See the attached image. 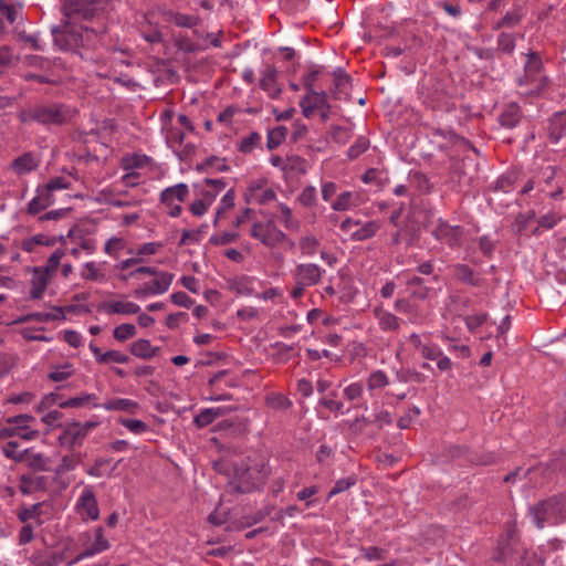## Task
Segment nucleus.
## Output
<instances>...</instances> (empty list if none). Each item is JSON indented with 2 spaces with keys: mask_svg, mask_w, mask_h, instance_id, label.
<instances>
[{
  "mask_svg": "<svg viewBox=\"0 0 566 566\" xmlns=\"http://www.w3.org/2000/svg\"><path fill=\"white\" fill-rule=\"evenodd\" d=\"M279 72L273 65H268L262 72L259 80V85L268 96L272 99H277L282 94V88L277 84Z\"/></svg>",
  "mask_w": 566,
  "mask_h": 566,
  "instance_id": "22",
  "label": "nucleus"
},
{
  "mask_svg": "<svg viewBox=\"0 0 566 566\" xmlns=\"http://www.w3.org/2000/svg\"><path fill=\"white\" fill-rule=\"evenodd\" d=\"M222 416L221 408H206L202 409L193 419V422L199 428H205L211 424L217 418Z\"/></svg>",
  "mask_w": 566,
  "mask_h": 566,
  "instance_id": "45",
  "label": "nucleus"
},
{
  "mask_svg": "<svg viewBox=\"0 0 566 566\" xmlns=\"http://www.w3.org/2000/svg\"><path fill=\"white\" fill-rule=\"evenodd\" d=\"M104 311L109 314L134 315L140 312V306L134 302L115 301L103 304Z\"/></svg>",
  "mask_w": 566,
  "mask_h": 566,
  "instance_id": "32",
  "label": "nucleus"
},
{
  "mask_svg": "<svg viewBox=\"0 0 566 566\" xmlns=\"http://www.w3.org/2000/svg\"><path fill=\"white\" fill-rule=\"evenodd\" d=\"M358 196L352 191H344L339 193L335 201L332 202L331 207L334 211H347L353 207H356Z\"/></svg>",
  "mask_w": 566,
  "mask_h": 566,
  "instance_id": "41",
  "label": "nucleus"
},
{
  "mask_svg": "<svg viewBox=\"0 0 566 566\" xmlns=\"http://www.w3.org/2000/svg\"><path fill=\"white\" fill-rule=\"evenodd\" d=\"M166 21L172 22L175 25L180 28H192L197 25L198 19L195 15L167 11L165 13Z\"/></svg>",
  "mask_w": 566,
  "mask_h": 566,
  "instance_id": "43",
  "label": "nucleus"
},
{
  "mask_svg": "<svg viewBox=\"0 0 566 566\" xmlns=\"http://www.w3.org/2000/svg\"><path fill=\"white\" fill-rule=\"evenodd\" d=\"M411 298L410 296L397 298L394 308L396 312L405 315L409 323L421 324L426 319V314Z\"/></svg>",
  "mask_w": 566,
  "mask_h": 566,
  "instance_id": "19",
  "label": "nucleus"
},
{
  "mask_svg": "<svg viewBox=\"0 0 566 566\" xmlns=\"http://www.w3.org/2000/svg\"><path fill=\"white\" fill-rule=\"evenodd\" d=\"M99 407L108 411L116 410L134 415L138 410L139 405L137 401L128 398H113L99 405Z\"/></svg>",
  "mask_w": 566,
  "mask_h": 566,
  "instance_id": "34",
  "label": "nucleus"
},
{
  "mask_svg": "<svg viewBox=\"0 0 566 566\" xmlns=\"http://www.w3.org/2000/svg\"><path fill=\"white\" fill-rule=\"evenodd\" d=\"M370 146V142L365 136H359L356 138L354 144L347 150V158L349 160H355L361 154H364Z\"/></svg>",
  "mask_w": 566,
  "mask_h": 566,
  "instance_id": "57",
  "label": "nucleus"
},
{
  "mask_svg": "<svg viewBox=\"0 0 566 566\" xmlns=\"http://www.w3.org/2000/svg\"><path fill=\"white\" fill-rule=\"evenodd\" d=\"M74 373V365L65 361L62 365L52 366L46 377L54 382H61L72 377Z\"/></svg>",
  "mask_w": 566,
  "mask_h": 566,
  "instance_id": "37",
  "label": "nucleus"
},
{
  "mask_svg": "<svg viewBox=\"0 0 566 566\" xmlns=\"http://www.w3.org/2000/svg\"><path fill=\"white\" fill-rule=\"evenodd\" d=\"M562 0H554L545 4L537 13V19L543 22L555 20L558 18Z\"/></svg>",
  "mask_w": 566,
  "mask_h": 566,
  "instance_id": "54",
  "label": "nucleus"
},
{
  "mask_svg": "<svg viewBox=\"0 0 566 566\" xmlns=\"http://www.w3.org/2000/svg\"><path fill=\"white\" fill-rule=\"evenodd\" d=\"M406 287L408 296L415 300L424 301L433 293V289L428 286L426 281L418 275L409 276L406 281Z\"/></svg>",
  "mask_w": 566,
  "mask_h": 566,
  "instance_id": "25",
  "label": "nucleus"
},
{
  "mask_svg": "<svg viewBox=\"0 0 566 566\" xmlns=\"http://www.w3.org/2000/svg\"><path fill=\"white\" fill-rule=\"evenodd\" d=\"M23 463L33 471H46L49 460L40 452H33L30 449L24 450Z\"/></svg>",
  "mask_w": 566,
  "mask_h": 566,
  "instance_id": "38",
  "label": "nucleus"
},
{
  "mask_svg": "<svg viewBox=\"0 0 566 566\" xmlns=\"http://www.w3.org/2000/svg\"><path fill=\"white\" fill-rule=\"evenodd\" d=\"M350 86V77L344 72V70L338 69L334 72V92L333 94L338 95L344 93Z\"/></svg>",
  "mask_w": 566,
  "mask_h": 566,
  "instance_id": "59",
  "label": "nucleus"
},
{
  "mask_svg": "<svg viewBox=\"0 0 566 566\" xmlns=\"http://www.w3.org/2000/svg\"><path fill=\"white\" fill-rule=\"evenodd\" d=\"M297 201L305 208L315 206L317 201L316 188L314 186L304 187L297 197Z\"/></svg>",
  "mask_w": 566,
  "mask_h": 566,
  "instance_id": "63",
  "label": "nucleus"
},
{
  "mask_svg": "<svg viewBox=\"0 0 566 566\" xmlns=\"http://www.w3.org/2000/svg\"><path fill=\"white\" fill-rule=\"evenodd\" d=\"M262 136L258 132H251L247 136L240 138L237 144L238 151L242 154H251L254 149L261 147Z\"/></svg>",
  "mask_w": 566,
  "mask_h": 566,
  "instance_id": "39",
  "label": "nucleus"
},
{
  "mask_svg": "<svg viewBox=\"0 0 566 566\" xmlns=\"http://www.w3.org/2000/svg\"><path fill=\"white\" fill-rule=\"evenodd\" d=\"M11 166L18 175H25L38 168L39 160L33 153L28 151L17 157Z\"/></svg>",
  "mask_w": 566,
  "mask_h": 566,
  "instance_id": "33",
  "label": "nucleus"
},
{
  "mask_svg": "<svg viewBox=\"0 0 566 566\" xmlns=\"http://www.w3.org/2000/svg\"><path fill=\"white\" fill-rule=\"evenodd\" d=\"M52 33L54 43L63 51H74L82 45L83 38L81 32L71 27L55 28L52 30Z\"/></svg>",
  "mask_w": 566,
  "mask_h": 566,
  "instance_id": "15",
  "label": "nucleus"
},
{
  "mask_svg": "<svg viewBox=\"0 0 566 566\" xmlns=\"http://www.w3.org/2000/svg\"><path fill=\"white\" fill-rule=\"evenodd\" d=\"M53 203V193H50L44 187H38L36 196L28 203L27 211L29 214L35 216Z\"/></svg>",
  "mask_w": 566,
  "mask_h": 566,
  "instance_id": "29",
  "label": "nucleus"
},
{
  "mask_svg": "<svg viewBox=\"0 0 566 566\" xmlns=\"http://www.w3.org/2000/svg\"><path fill=\"white\" fill-rule=\"evenodd\" d=\"M329 137L333 142L344 145L350 139L352 133L347 127L333 125L329 129Z\"/></svg>",
  "mask_w": 566,
  "mask_h": 566,
  "instance_id": "64",
  "label": "nucleus"
},
{
  "mask_svg": "<svg viewBox=\"0 0 566 566\" xmlns=\"http://www.w3.org/2000/svg\"><path fill=\"white\" fill-rule=\"evenodd\" d=\"M388 385V376L380 369L374 370L366 379V386L368 390L382 389Z\"/></svg>",
  "mask_w": 566,
  "mask_h": 566,
  "instance_id": "52",
  "label": "nucleus"
},
{
  "mask_svg": "<svg viewBox=\"0 0 566 566\" xmlns=\"http://www.w3.org/2000/svg\"><path fill=\"white\" fill-rule=\"evenodd\" d=\"M60 395L57 392H52L45 396L43 403L53 402L56 403L60 408H81L85 406H92L93 408H98L99 405L96 402L97 397L94 394H81L77 397H72L66 400H59Z\"/></svg>",
  "mask_w": 566,
  "mask_h": 566,
  "instance_id": "16",
  "label": "nucleus"
},
{
  "mask_svg": "<svg viewBox=\"0 0 566 566\" xmlns=\"http://www.w3.org/2000/svg\"><path fill=\"white\" fill-rule=\"evenodd\" d=\"M300 107L302 114L306 118H311L315 111L319 108H331V104L327 101V94L324 91L311 90L300 101Z\"/></svg>",
  "mask_w": 566,
  "mask_h": 566,
  "instance_id": "17",
  "label": "nucleus"
},
{
  "mask_svg": "<svg viewBox=\"0 0 566 566\" xmlns=\"http://www.w3.org/2000/svg\"><path fill=\"white\" fill-rule=\"evenodd\" d=\"M356 483H357V479L355 475L339 479L335 482V484L331 489L327 497L331 499L339 493H343V492L347 491L348 489H350L352 486L356 485Z\"/></svg>",
  "mask_w": 566,
  "mask_h": 566,
  "instance_id": "62",
  "label": "nucleus"
},
{
  "mask_svg": "<svg viewBox=\"0 0 566 566\" xmlns=\"http://www.w3.org/2000/svg\"><path fill=\"white\" fill-rule=\"evenodd\" d=\"M55 243L54 238H49L45 234L39 233L34 234L31 238L24 239L21 242V249L25 252H33L35 250V247L38 245H44V247H51Z\"/></svg>",
  "mask_w": 566,
  "mask_h": 566,
  "instance_id": "42",
  "label": "nucleus"
},
{
  "mask_svg": "<svg viewBox=\"0 0 566 566\" xmlns=\"http://www.w3.org/2000/svg\"><path fill=\"white\" fill-rule=\"evenodd\" d=\"M189 196V188L186 184L180 182L171 187L165 188L160 192L159 200L164 206H171L174 203H181L187 200Z\"/></svg>",
  "mask_w": 566,
  "mask_h": 566,
  "instance_id": "24",
  "label": "nucleus"
},
{
  "mask_svg": "<svg viewBox=\"0 0 566 566\" xmlns=\"http://www.w3.org/2000/svg\"><path fill=\"white\" fill-rule=\"evenodd\" d=\"M99 0H70L67 10L83 19H92L96 15Z\"/></svg>",
  "mask_w": 566,
  "mask_h": 566,
  "instance_id": "28",
  "label": "nucleus"
},
{
  "mask_svg": "<svg viewBox=\"0 0 566 566\" xmlns=\"http://www.w3.org/2000/svg\"><path fill=\"white\" fill-rule=\"evenodd\" d=\"M424 101L432 108H440L446 112H451L455 109L454 103L451 102L442 91L438 93L437 96L434 97L426 96Z\"/></svg>",
  "mask_w": 566,
  "mask_h": 566,
  "instance_id": "53",
  "label": "nucleus"
},
{
  "mask_svg": "<svg viewBox=\"0 0 566 566\" xmlns=\"http://www.w3.org/2000/svg\"><path fill=\"white\" fill-rule=\"evenodd\" d=\"M276 199V192L266 187V181H253L247 188L244 200L249 205H268Z\"/></svg>",
  "mask_w": 566,
  "mask_h": 566,
  "instance_id": "14",
  "label": "nucleus"
},
{
  "mask_svg": "<svg viewBox=\"0 0 566 566\" xmlns=\"http://www.w3.org/2000/svg\"><path fill=\"white\" fill-rule=\"evenodd\" d=\"M319 245V240L313 234L303 235L298 240V249L302 255L305 256H313L316 254Z\"/></svg>",
  "mask_w": 566,
  "mask_h": 566,
  "instance_id": "46",
  "label": "nucleus"
},
{
  "mask_svg": "<svg viewBox=\"0 0 566 566\" xmlns=\"http://www.w3.org/2000/svg\"><path fill=\"white\" fill-rule=\"evenodd\" d=\"M249 235L270 249L277 248L289 239L287 235L277 228L273 219L254 221L249 231Z\"/></svg>",
  "mask_w": 566,
  "mask_h": 566,
  "instance_id": "7",
  "label": "nucleus"
},
{
  "mask_svg": "<svg viewBox=\"0 0 566 566\" xmlns=\"http://www.w3.org/2000/svg\"><path fill=\"white\" fill-rule=\"evenodd\" d=\"M42 503H35L30 506H22L18 510L17 516L20 522L27 523L30 520L39 518L42 513Z\"/></svg>",
  "mask_w": 566,
  "mask_h": 566,
  "instance_id": "55",
  "label": "nucleus"
},
{
  "mask_svg": "<svg viewBox=\"0 0 566 566\" xmlns=\"http://www.w3.org/2000/svg\"><path fill=\"white\" fill-rule=\"evenodd\" d=\"M431 233L436 240L451 249L460 248L463 244L464 229L461 226L450 224L443 219L437 220Z\"/></svg>",
  "mask_w": 566,
  "mask_h": 566,
  "instance_id": "11",
  "label": "nucleus"
},
{
  "mask_svg": "<svg viewBox=\"0 0 566 566\" xmlns=\"http://www.w3.org/2000/svg\"><path fill=\"white\" fill-rule=\"evenodd\" d=\"M142 275H149L153 279L150 281L143 282L133 291V296L138 300L166 293L169 290L175 276L172 273L161 271L158 268L138 266L127 274H119L118 279L123 282H126L129 279H140Z\"/></svg>",
  "mask_w": 566,
  "mask_h": 566,
  "instance_id": "1",
  "label": "nucleus"
},
{
  "mask_svg": "<svg viewBox=\"0 0 566 566\" xmlns=\"http://www.w3.org/2000/svg\"><path fill=\"white\" fill-rule=\"evenodd\" d=\"M44 478L34 474H22L19 478V489L23 494H32L42 488Z\"/></svg>",
  "mask_w": 566,
  "mask_h": 566,
  "instance_id": "40",
  "label": "nucleus"
},
{
  "mask_svg": "<svg viewBox=\"0 0 566 566\" xmlns=\"http://www.w3.org/2000/svg\"><path fill=\"white\" fill-rule=\"evenodd\" d=\"M235 192L231 188L229 189L224 196L221 198L220 203L216 211V218L213 220V224L217 226L219 220L223 217V214L234 207Z\"/></svg>",
  "mask_w": 566,
  "mask_h": 566,
  "instance_id": "49",
  "label": "nucleus"
},
{
  "mask_svg": "<svg viewBox=\"0 0 566 566\" xmlns=\"http://www.w3.org/2000/svg\"><path fill=\"white\" fill-rule=\"evenodd\" d=\"M78 542L84 549L72 560L67 562L66 566H73L82 559L101 554L107 551L111 546L108 539L104 535V528L102 526L81 533Z\"/></svg>",
  "mask_w": 566,
  "mask_h": 566,
  "instance_id": "6",
  "label": "nucleus"
},
{
  "mask_svg": "<svg viewBox=\"0 0 566 566\" xmlns=\"http://www.w3.org/2000/svg\"><path fill=\"white\" fill-rule=\"evenodd\" d=\"M547 138L551 144H558L566 136V109L555 112L547 122Z\"/></svg>",
  "mask_w": 566,
  "mask_h": 566,
  "instance_id": "23",
  "label": "nucleus"
},
{
  "mask_svg": "<svg viewBox=\"0 0 566 566\" xmlns=\"http://www.w3.org/2000/svg\"><path fill=\"white\" fill-rule=\"evenodd\" d=\"M109 459L98 458L90 468L86 469V473L94 478H101L103 475L111 476L112 472L116 469L117 464H115L109 472H106V468L109 464Z\"/></svg>",
  "mask_w": 566,
  "mask_h": 566,
  "instance_id": "50",
  "label": "nucleus"
},
{
  "mask_svg": "<svg viewBox=\"0 0 566 566\" xmlns=\"http://www.w3.org/2000/svg\"><path fill=\"white\" fill-rule=\"evenodd\" d=\"M325 270L315 263H298L291 271V275L294 283L306 285L308 287L317 285Z\"/></svg>",
  "mask_w": 566,
  "mask_h": 566,
  "instance_id": "12",
  "label": "nucleus"
},
{
  "mask_svg": "<svg viewBox=\"0 0 566 566\" xmlns=\"http://www.w3.org/2000/svg\"><path fill=\"white\" fill-rule=\"evenodd\" d=\"M451 165L449 171L450 181L457 184L458 186L470 185L473 175L470 174L468 167H475L473 159L469 156H463L461 159L455 158L453 155H450Z\"/></svg>",
  "mask_w": 566,
  "mask_h": 566,
  "instance_id": "13",
  "label": "nucleus"
},
{
  "mask_svg": "<svg viewBox=\"0 0 566 566\" xmlns=\"http://www.w3.org/2000/svg\"><path fill=\"white\" fill-rule=\"evenodd\" d=\"M81 277L92 282L105 280V275L101 273L97 264L93 261L86 262L84 264V268L81 272Z\"/></svg>",
  "mask_w": 566,
  "mask_h": 566,
  "instance_id": "58",
  "label": "nucleus"
},
{
  "mask_svg": "<svg viewBox=\"0 0 566 566\" xmlns=\"http://www.w3.org/2000/svg\"><path fill=\"white\" fill-rule=\"evenodd\" d=\"M252 283V277L243 275L233 281L232 287L238 294L250 296L253 294Z\"/></svg>",
  "mask_w": 566,
  "mask_h": 566,
  "instance_id": "61",
  "label": "nucleus"
},
{
  "mask_svg": "<svg viewBox=\"0 0 566 566\" xmlns=\"http://www.w3.org/2000/svg\"><path fill=\"white\" fill-rule=\"evenodd\" d=\"M148 161H149L148 156L133 154V155L124 156L122 158L120 167L124 170L129 171V170L145 167L148 164Z\"/></svg>",
  "mask_w": 566,
  "mask_h": 566,
  "instance_id": "47",
  "label": "nucleus"
},
{
  "mask_svg": "<svg viewBox=\"0 0 566 566\" xmlns=\"http://www.w3.org/2000/svg\"><path fill=\"white\" fill-rule=\"evenodd\" d=\"M373 314L377 319L380 331L391 334H396L400 331L403 321L394 313L386 310L382 305L375 306Z\"/></svg>",
  "mask_w": 566,
  "mask_h": 566,
  "instance_id": "21",
  "label": "nucleus"
},
{
  "mask_svg": "<svg viewBox=\"0 0 566 566\" xmlns=\"http://www.w3.org/2000/svg\"><path fill=\"white\" fill-rule=\"evenodd\" d=\"M270 474L263 461H242L234 468V475L229 488L237 493H250L262 488Z\"/></svg>",
  "mask_w": 566,
  "mask_h": 566,
  "instance_id": "2",
  "label": "nucleus"
},
{
  "mask_svg": "<svg viewBox=\"0 0 566 566\" xmlns=\"http://www.w3.org/2000/svg\"><path fill=\"white\" fill-rule=\"evenodd\" d=\"M361 181L366 185H376L382 187L388 182L387 172L378 168H369L361 176Z\"/></svg>",
  "mask_w": 566,
  "mask_h": 566,
  "instance_id": "44",
  "label": "nucleus"
},
{
  "mask_svg": "<svg viewBox=\"0 0 566 566\" xmlns=\"http://www.w3.org/2000/svg\"><path fill=\"white\" fill-rule=\"evenodd\" d=\"M137 334L135 325L124 323L114 328L113 336L117 342H125Z\"/></svg>",
  "mask_w": 566,
  "mask_h": 566,
  "instance_id": "60",
  "label": "nucleus"
},
{
  "mask_svg": "<svg viewBox=\"0 0 566 566\" xmlns=\"http://www.w3.org/2000/svg\"><path fill=\"white\" fill-rule=\"evenodd\" d=\"M226 187L227 182L222 178H205L202 181L193 185L196 195L206 200L210 206Z\"/></svg>",
  "mask_w": 566,
  "mask_h": 566,
  "instance_id": "18",
  "label": "nucleus"
},
{
  "mask_svg": "<svg viewBox=\"0 0 566 566\" xmlns=\"http://www.w3.org/2000/svg\"><path fill=\"white\" fill-rule=\"evenodd\" d=\"M340 230L348 234L352 241H365L376 235L381 228L379 220H370L361 222L353 218H346L339 226Z\"/></svg>",
  "mask_w": 566,
  "mask_h": 566,
  "instance_id": "8",
  "label": "nucleus"
},
{
  "mask_svg": "<svg viewBox=\"0 0 566 566\" xmlns=\"http://www.w3.org/2000/svg\"><path fill=\"white\" fill-rule=\"evenodd\" d=\"M18 448H19V442L12 440V441L4 443L1 447V452L7 459L12 460L15 463H22L24 450L19 451Z\"/></svg>",
  "mask_w": 566,
  "mask_h": 566,
  "instance_id": "56",
  "label": "nucleus"
},
{
  "mask_svg": "<svg viewBox=\"0 0 566 566\" xmlns=\"http://www.w3.org/2000/svg\"><path fill=\"white\" fill-rule=\"evenodd\" d=\"M284 175H302L306 172V161L300 156L285 158Z\"/></svg>",
  "mask_w": 566,
  "mask_h": 566,
  "instance_id": "48",
  "label": "nucleus"
},
{
  "mask_svg": "<svg viewBox=\"0 0 566 566\" xmlns=\"http://www.w3.org/2000/svg\"><path fill=\"white\" fill-rule=\"evenodd\" d=\"M434 136H441L448 140L451 145V148L454 149L455 153L465 154L467 151L478 153V149L464 137L453 133V132H444L442 129H433L432 133Z\"/></svg>",
  "mask_w": 566,
  "mask_h": 566,
  "instance_id": "27",
  "label": "nucleus"
},
{
  "mask_svg": "<svg viewBox=\"0 0 566 566\" xmlns=\"http://www.w3.org/2000/svg\"><path fill=\"white\" fill-rule=\"evenodd\" d=\"M75 513L83 522L97 521L99 507L92 485H85L74 505Z\"/></svg>",
  "mask_w": 566,
  "mask_h": 566,
  "instance_id": "10",
  "label": "nucleus"
},
{
  "mask_svg": "<svg viewBox=\"0 0 566 566\" xmlns=\"http://www.w3.org/2000/svg\"><path fill=\"white\" fill-rule=\"evenodd\" d=\"M51 276L48 274V271L41 270V268H34L31 279V290L30 297L33 300H39L42 297Z\"/></svg>",
  "mask_w": 566,
  "mask_h": 566,
  "instance_id": "30",
  "label": "nucleus"
},
{
  "mask_svg": "<svg viewBox=\"0 0 566 566\" xmlns=\"http://www.w3.org/2000/svg\"><path fill=\"white\" fill-rule=\"evenodd\" d=\"M522 109L516 103H510L499 115V123L502 127L514 128L522 119Z\"/></svg>",
  "mask_w": 566,
  "mask_h": 566,
  "instance_id": "31",
  "label": "nucleus"
},
{
  "mask_svg": "<svg viewBox=\"0 0 566 566\" xmlns=\"http://www.w3.org/2000/svg\"><path fill=\"white\" fill-rule=\"evenodd\" d=\"M159 347H155L148 339L139 338L132 343L130 353L142 359H150L157 355Z\"/></svg>",
  "mask_w": 566,
  "mask_h": 566,
  "instance_id": "35",
  "label": "nucleus"
},
{
  "mask_svg": "<svg viewBox=\"0 0 566 566\" xmlns=\"http://www.w3.org/2000/svg\"><path fill=\"white\" fill-rule=\"evenodd\" d=\"M64 560V554L60 552H51L48 549L34 551L30 556L31 566H57Z\"/></svg>",
  "mask_w": 566,
  "mask_h": 566,
  "instance_id": "26",
  "label": "nucleus"
},
{
  "mask_svg": "<svg viewBox=\"0 0 566 566\" xmlns=\"http://www.w3.org/2000/svg\"><path fill=\"white\" fill-rule=\"evenodd\" d=\"M530 514L538 528L557 525L566 520V496L554 495L541 501L531 507Z\"/></svg>",
  "mask_w": 566,
  "mask_h": 566,
  "instance_id": "3",
  "label": "nucleus"
},
{
  "mask_svg": "<svg viewBox=\"0 0 566 566\" xmlns=\"http://www.w3.org/2000/svg\"><path fill=\"white\" fill-rule=\"evenodd\" d=\"M287 135V128L285 126H277L268 133L266 147L273 150L281 146Z\"/></svg>",
  "mask_w": 566,
  "mask_h": 566,
  "instance_id": "51",
  "label": "nucleus"
},
{
  "mask_svg": "<svg viewBox=\"0 0 566 566\" xmlns=\"http://www.w3.org/2000/svg\"><path fill=\"white\" fill-rule=\"evenodd\" d=\"M452 276L455 281L470 287H480L485 280L465 263H455L450 268Z\"/></svg>",
  "mask_w": 566,
  "mask_h": 566,
  "instance_id": "20",
  "label": "nucleus"
},
{
  "mask_svg": "<svg viewBox=\"0 0 566 566\" xmlns=\"http://www.w3.org/2000/svg\"><path fill=\"white\" fill-rule=\"evenodd\" d=\"M20 116L23 123L36 122L42 125H63L70 118L66 107L55 103L29 107Z\"/></svg>",
  "mask_w": 566,
  "mask_h": 566,
  "instance_id": "5",
  "label": "nucleus"
},
{
  "mask_svg": "<svg viewBox=\"0 0 566 566\" xmlns=\"http://www.w3.org/2000/svg\"><path fill=\"white\" fill-rule=\"evenodd\" d=\"M543 61L537 52L526 54L524 74L517 78L520 87H527L525 94L539 95L548 87V77L543 73Z\"/></svg>",
  "mask_w": 566,
  "mask_h": 566,
  "instance_id": "4",
  "label": "nucleus"
},
{
  "mask_svg": "<svg viewBox=\"0 0 566 566\" xmlns=\"http://www.w3.org/2000/svg\"><path fill=\"white\" fill-rule=\"evenodd\" d=\"M228 376V370H220L216 373L208 381L209 387L212 390V395L209 397L213 401H228L232 399L229 394H220L218 390L221 389V381Z\"/></svg>",
  "mask_w": 566,
  "mask_h": 566,
  "instance_id": "36",
  "label": "nucleus"
},
{
  "mask_svg": "<svg viewBox=\"0 0 566 566\" xmlns=\"http://www.w3.org/2000/svg\"><path fill=\"white\" fill-rule=\"evenodd\" d=\"M96 426L95 422H70L65 424L60 433L57 440L64 448L73 449L82 446L88 432Z\"/></svg>",
  "mask_w": 566,
  "mask_h": 566,
  "instance_id": "9",
  "label": "nucleus"
}]
</instances>
